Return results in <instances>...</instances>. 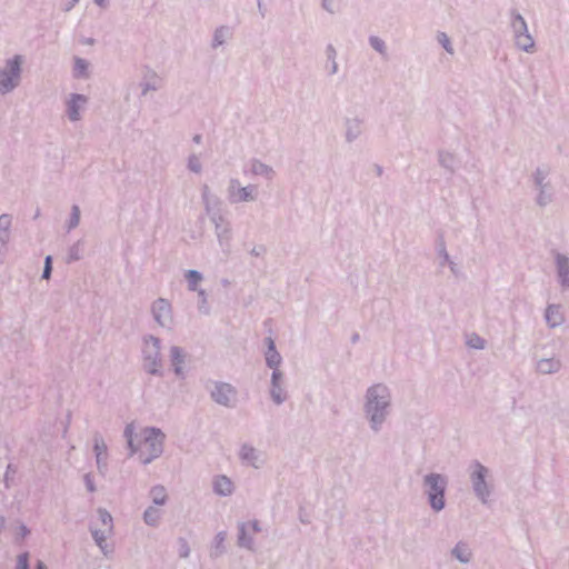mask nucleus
I'll use <instances>...</instances> for the list:
<instances>
[{"label":"nucleus","mask_w":569,"mask_h":569,"mask_svg":"<svg viewBox=\"0 0 569 569\" xmlns=\"http://www.w3.org/2000/svg\"><path fill=\"white\" fill-rule=\"evenodd\" d=\"M282 379L283 373L279 369L273 368L271 373L270 397L276 405H281L287 399V393L281 386Z\"/></svg>","instance_id":"obj_13"},{"label":"nucleus","mask_w":569,"mask_h":569,"mask_svg":"<svg viewBox=\"0 0 569 569\" xmlns=\"http://www.w3.org/2000/svg\"><path fill=\"white\" fill-rule=\"evenodd\" d=\"M228 193L231 203L253 201L257 196V187L253 184L241 187L238 179H231Z\"/></svg>","instance_id":"obj_10"},{"label":"nucleus","mask_w":569,"mask_h":569,"mask_svg":"<svg viewBox=\"0 0 569 569\" xmlns=\"http://www.w3.org/2000/svg\"><path fill=\"white\" fill-rule=\"evenodd\" d=\"M187 167L191 172L194 173H200L202 171V164L200 162V159L194 153L189 156Z\"/></svg>","instance_id":"obj_45"},{"label":"nucleus","mask_w":569,"mask_h":569,"mask_svg":"<svg viewBox=\"0 0 569 569\" xmlns=\"http://www.w3.org/2000/svg\"><path fill=\"white\" fill-rule=\"evenodd\" d=\"M321 7L329 13H335L332 2L330 0H322Z\"/></svg>","instance_id":"obj_55"},{"label":"nucleus","mask_w":569,"mask_h":569,"mask_svg":"<svg viewBox=\"0 0 569 569\" xmlns=\"http://www.w3.org/2000/svg\"><path fill=\"white\" fill-rule=\"evenodd\" d=\"M250 172L254 176H262L268 180H271L274 176V170L258 159H252L250 161Z\"/></svg>","instance_id":"obj_22"},{"label":"nucleus","mask_w":569,"mask_h":569,"mask_svg":"<svg viewBox=\"0 0 569 569\" xmlns=\"http://www.w3.org/2000/svg\"><path fill=\"white\" fill-rule=\"evenodd\" d=\"M36 569H47V566L42 560H38L36 563Z\"/></svg>","instance_id":"obj_64"},{"label":"nucleus","mask_w":569,"mask_h":569,"mask_svg":"<svg viewBox=\"0 0 569 569\" xmlns=\"http://www.w3.org/2000/svg\"><path fill=\"white\" fill-rule=\"evenodd\" d=\"M558 278H559L560 286L563 289H568L569 288V276H559Z\"/></svg>","instance_id":"obj_57"},{"label":"nucleus","mask_w":569,"mask_h":569,"mask_svg":"<svg viewBox=\"0 0 569 569\" xmlns=\"http://www.w3.org/2000/svg\"><path fill=\"white\" fill-rule=\"evenodd\" d=\"M198 293V310L202 315L210 313V306L208 305V296L204 289H198L196 291Z\"/></svg>","instance_id":"obj_41"},{"label":"nucleus","mask_w":569,"mask_h":569,"mask_svg":"<svg viewBox=\"0 0 569 569\" xmlns=\"http://www.w3.org/2000/svg\"><path fill=\"white\" fill-rule=\"evenodd\" d=\"M97 512H98L99 521H100L101 526L103 527V529L107 530L108 532H112V529H113L112 516L103 508H99Z\"/></svg>","instance_id":"obj_39"},{"label":"nucleus","mask_w":569,"mask_h":569,"mask_svg":"<svg viewBox=\"0 0 569 569\" xmlns=\"http://www.w3.org/2000/svg\"><path fill=\"white\" fill-rule=\"evenodd\" d=\"M88 98L81 93H71L67 102V113L70 121H78L80 119V108L86 104Z\"/></svg>","instance_id":"obj_14"},{"label":"nucleus","mask_w":569,"mask_h":569,"mask_svg":"<svg viewBox=\"0 0 569 569\" xmlns=\"http://www.w3.org/2000/svg\"><path fill=\"white\" fill-rule=\"evenodd\" d=\"M373 170H375V172H376V174H377L378 177L382 176L383 169H382V167H381L380 164L375 163V164H373Z\"/></svg>","instance_id":"obj_61"},{"label":"nucleus","mask_w":569,"mask_h":569,"mask_svg":"<svg viewBox=\"0 0 569 569\" xmlns=\"http://www.w3.org/2000/svg\"><path fill=\"white\" fill-rule=\"evenodd\" d=\"M351 343H357L360 340V335L358 332L352 333Z\"/></svg>","instance_id":"obj_63"},{"label":"nucleus","mask_w":569,"mask_h":569,"mask_svg":"<svg viewBox=\"0 0 569 569\" xmlns=\"http://www.w3.org/2000/svg\"><path fill=\"white\" fill-rule=\"evenodd\" d=\"M369 43L377 52L385 56L386 54V43L382 39H380L377 36H370L369 37Z\"/></svg>","instance_id":"obj_46"},{"label":"nucleus","mask_w":569,"mask_h":569,"mask_svg":"<svg viewBox=\"0 0 569 569\" xmlns=\"http://www.w3.org/2000/svg\"><path fill=\"white\" fill-rule=\"evenodd\" d=\"M184 278L188 283V289L190 291H197L199 289L198 284L202 281L203 276L200 271L191 269L184 273Z\"/></svg>","instance_id":"obj_33"},{"label":"nucleus","mask_w":569,"mask_h":569,"mask_svg":"<svg viewBox=\"0 0 569 569\" xmlns=\"http://www.w3.org/2000/svg\"><path fill=\"white\" fill-rule=\"evenodd\" d=\"M143 369L152 376L162 377L161 340L149 335L143 338Z\"/></svg>","instance_id":"obj_5"},{"label":"nucleus","mask_w":569,"mask_h":569,"mask_svg":"<svg viewBox=\"0 0 569 569\" xmlns=\"http://www.w3.org/2000/svg\"><path fill=\"white\" fill-rule=\"evenodd\" d=\"M212 400L223 407L234 408L237 402V390L227 382H214L213 389L210 391Z\"/></svg>","instance_id":"obj_9"},{"label":"nucleus","mask_w":569,"mask_h":569,"mask_svg":"<svg viewBox=\"0 0 569 569\" xmlns=\"http://www.w3.org/2000/svg\"><path fill=\"white\" fill-rule=\"evenodd\" d=\"M149 74L144 77V80L140 83L142 88V96H146L148 91H156L160 88V79L156 72L149 71Z\"/></svg>","instance_id":"obj_25"},{"label":"nucleus","mask_w":569,"mask_h":569,"mask_svg":"<svg viewBox=\"0 0 569 569\" xmlns=\"http://www.w3.org/2000/svg\"><path fill=\"white\" fill-rule=\"evenodd\" d=\"M556 267L557 274L559 276H569V259L562 253L556 254Z\"/></svg>","instance_id":"obj_38"},{"label":"nucleus","mask_w":569,"mask_h":569,"mask_svg":"<svg viewBox=\"0 0 569 569\" xmlns=\"http://www.w3.org/2000/svg\"><path fill=\"white\" fill-rule=\"evenodd\" d=\"M160 517L161 511L153 506L148 507L143 512V521L151 527L158 526Z\"/></svg>","instance_id":"obj_34"},{"label":"nucleus","mask_w":569,"mask_h":569,"mask_svg":"<svg viewBox=\"0 0 569 569\" xmlns=\"http://www.w3.org/2000/svg\"><path fill=\"white\" fill-rule=\"evenodd\" d=\"M230 34V29L228 27L221 26L217 28L213 33L212 48H218L219 46H222Z\"/></svg>","instance_id":"obj_37"},{"label":"nucleus","mask_w":569,"mask_h":569,"mask_svg":"<svg viewBox=\"0 0 569 569\" xmlns=\"http://www.w3.org/2000/svg\"><path fill=\"white\" fill-rule=\"evenodd\" d=\"M153 319L161 326L168 327L172 322L171 305L167 299L158 298L151 307Z\"/></svg>","instance_id":"obj_12"},{"label":"nucleus","mask_w":569,"mask_h":569,"mask_svg":"<svg viewBox=\"0 0 569 569\" xmlns=\"http://www.w3.org/2000/svg\"><path fill=\"white\" fill-rule=\"evenodd\" d=\"M361 133V122L358 119L346 120V140L352 142Z\"/></svg>","instance_id":"obj_27"},{"label":"nucleus","mask_w":569,"mask_h":569,"mask_svg":"<svg viewBox=\"0 0 569 569\" xmlns=\"http://www.w3.org/2000/svg\"><path fill=\"white\" fill-rule=\"evenodd\" d=\"M84 485L89 492L96 491V485H94L93 479L90 473L84 475Z\"/></svg>","instance_id":"obj_54"},{"label":"nucleus","mask_w":569,"mask_h":569,"mask_svg":"<svg viewBox=\"0 0 569 569\" xmlns=\"http://www.w3.org/2000/svg\"><path fill=\"white\" fill-rule=\"evenodd\" d=\"M226 539H227L226 531H220L216 535L213 542H212L211 551H210L211 558H218L226 552V546H224Z\"/></svg>","instance_id":"obj_24"},{"label":"nucleus","mask_w":569,"mask_h":569,"mask_svg":"<svg viewBox=\"0 0 569 569\" xmlns=\"http://www.w3.org/2000/svg\"><path fill=\"white\" fill-rule=\"evenodd\" d=\"M233 485L226 476H218L213 481V491L221 496L227 497L232 493Z\"/></svg>","instance_id":"obj_21"},{"label":"nucleus","mask_w":569,"mask_h":569,"mask_svg":"<svg viewBox=\"0 0 569 569\" xmlns=\"http://www.w3.org/2000/svg\"><path fill=\"white\" fill-rule=\"evenodd\" d=\"M80 243L81 241L79 240L69 248L66 258L67 263H72L81 259Z\"/></svg>","instance_id":"obj_43"},{"label":"nucleus","mask_w":569,"mask_h":569,"mask_svg":"<svg viewBox=\"0 0 569 569\" xmlns=\"http://www.w3.org/2000/svg\"><path fill=\"white\" fill-rule=\"evenodd\" d=\"M93 2L101 8H107L109 0H93Z\"/></svg>","instance_id":"obj_62"},{"label":"nucleus","mask_w":569,"mask_h":569,"mask_svg":"<svg viewBox=\"0 0 569 569\" xmlns=\"http://www.w3.org/2000/svg\"><path fill=\"white\" fill-rule=\"evenodd\" d=\"M469 470L473 493L483 505H486L492 492V489L487 481L489 469L480 461L473 460L469 466Z\"/></svg>","instance_id":"obj_6"},{"label":"nucleus","mask_w":569,"mask_h":569,"mask_svg":"<svg viewBox=\"0 0 569 569\" xmlns=\"http://www.w3.org/2000/svg\"><path fill=\"white\" fill-rule=\"evenodd\" d=\"M240 458L243 461H247L248 463H250L251 466L258 468V466L256 465L258 455H257V450L252 446L243 445L240 449Z\"/></svg>","instance_id":"obj_35"},{"label":"nucleus","mask_w":569,"mask_h":569,"mask_svg":"<svg viewBox=\"0 0 569 569\" xmlns=\"http://www.w3.org/2000/svg\"><path fill=\"white\" fill-rule=\"evenodd\" d=\"M561 362L555 358L540 359L537 362V371L542 375L556 373L560 370Z\"/></svg>","instance_id":"obj_20"},{"label":"nucleus","mask_w":569,"mask_h":569,"mask_svg":"<svg viewBox=\"0 0 569 569\" xmlns=\"http://www.w3.org/2000/svg\"><path fill=\"white\" fill-rule=\"evenodd\" d=\"M73 76L74 78L87 79L89 77V62L86 59L74 57Z\"/></svg>","instance_id":"obj_30"},{"label":"nucleus","mask_w":569,"mask_h":569,"mask_svg":"<svg viewBox=\"0 0 569 569\" xmlns=\"http://www.w3.org/2000/svg\"><path fill=\"white\" fill-rule=\"evenodd\" d=\"M90 532H91V536L94 540V542L97 543V546L100 548V550L102 551V553L104 556H108L109 553H111L113 550L111 548H109V546L107 545V536L110 533L108 532L107 530L104 529H99V528H96L93 526H90Z\"/></svg>","instance_id":"obj_19"},{"label":"nucleus","mask_w":569,"mask_h":569,"mask_svg":"<svg viewBox=\"0 0 569 569\" xmlns=\"http://www.w3.org/2000/svg\"><path fill=\"white\" fill-rule=\"evenodd\" d=\"M140 437L136 455H138L140 462L147 466L162 455L166 435L160 428L146 427L142 429Z\"/></svg>","instance_id":"obj_2"},{"label":"nucleus","mask_w":569,"mask_h":569,"mask_svg":"<svg viewBox=\"0 0 569 569\" xmlns=\"http://www.w3.org/2000/svg\"><path fill=\"white\" fill-rule=\"evenodd\" d=\"M549 173L548 167H538L532 173L533 184L539 189L536 201L540 207H546L552 201L551 184L547 180Z\"/></svg>","instance_id":"obj_8"},{"label":"nucleus","mask_w":569,"mask_h":569,"mask_svg":"<svg viewBox=\"0 0 569 569\" xmlns=\"http://www.w3.org/2000/svg\"><path fill=\"white\" fill-rule=\"evenodd\" d=\"M79 2V0H69L66 4H64V8L63 10L66 12L70 11L77 3Z\"/></svg>","instance_id":"obj_58"},{"label":"nucleus","mask_w":569,"mask_h":569,"mask_svg":"<svg viewBox=\"0 0 569 569\" xmlns=\"http://www.w3.org/2000/svg\"><path fill=\"white\" fill-rule=\"evenodd\" d=\"M391 405V396L388 387L377 383L368 388L366 392L365 412L370 427L376 432L380 430Z\"/></svg>","instance_id":"obj_1"},{"label":"nucleus","mask_w":569,"mask_h":569,"mask_svg":"<svg viewBox=\"0 0 569 569\" xmlns=\"http://www.w3.org/2000/svg\"><path fill=\"white\" fill-rule=\"evenodd\" d=\"M136 427L133 422L126 426L123 437L126 438L127 446L129 449V456L132 457L138 452V443H136L137 435L134 433Z\"/></svg>","instance_id":"obj_23"},{"label":"nucleus","mask_w":569,"mask_h":569,"mask_svg":"<svg viewBox=\"0 0 569 569\" xmlns=\"http://www.w3.org/2000/svg\"><path fill=\"white\" fill-rule=\"evenodd\" d=\"M258 520L238 523L237 543L240 548L253 550V535L260 532Z\"/></svg>","instance_id":"obj_11"},{"label":"nucleus","mask_w":569,"mask_h":569,"mask_svg":"<svg viewBox=\"0 0 569 569\" xmlns=\"http://www.w3.org/2000/svg\"><path fill=\"white\" fill-rule=\"evenodd\" d=\"M96 40L93 38H87V37H82L80 39V43L84 44V46H92L94 44Z\"/></svg>","instance_id":"obj_59"},{"label":"nucleus","mask_w":569,"mask_h":569,"mask_svg":"<svg viewBox=\"0 0 569 569\" xmlns=\"http://www.w3.org/2000/svg\"><path fill=\"white\" fill-rule=\"evenodd\" d=\"M220 204V201H214L217 208L208 206L207 213L210 221L214 224L216 236L222 252L228 254L231 249L232 229L230 221L224 218Z\"/></svg>","instance_id":"obj_4"},{"label":"nucleus","mask_w":569,"mask_h":569,"mask_svg":"<svg viewBox=\"0 0 569 569\" xmlns=\"http://www.w3.org/2000/svg\"><path fill=\"white\" fill-rule=\"evenodd\" d=\"M202 200H203V203H204L207 212H208V204H209L210 208H217L214 206V201H219V199H217V198H210L209 197V188H208V186H203V189H202Z\"/></svg>","instance_id":"obj_50"},{"label":"nucleus","mask_w":569,"mask_h":569,"mask_svg":"<svg viewBox=\"0 0 569 569\" xmlns=\"http://www.w3.org/2000/svg\"><path fill=\"white\" fill-rule=\"evenodd\" d=\"M16 569H30V553L28 551L18 556Z\"/></svg>","instance_id":"obj_47"},{"label":"nucleus","mask_w":569,"mask_h":569,"mask_svg":"<svg viewBox=\"0 0 569 569\" xmlns=\"http://www.w3.org/2000/svg\"><path fill=\"white\" fill-rule=\"evenodd\" d=\"M93 451L96 455L98 470L103 472V470L107 469V445L99 435L94 436Z\"/></svg>","instance_id":"obj_17"},{"label":"nucleus","mask_w":569,"mask_h":569,"mask_svg":"<svg viewBox=\"0 0 569 569\" xmlns=\"http://www.w3.org/2000/svg\"><path fill=\"white\" fill-rule=\"evenodd\" d=\"M448 479L446 476L437 472H430L423 477L425 495L428 503L435 512H439L446 507V490Z\"/></svg>","instance_id":"obj_3"},{"label":"nucleus","mask_w":569,"mask_h":569,"mask_svg":"<svg viewBox=\"0 0 569 569\" xmlns=\"http://www.w3.org/2000/svg\"><path fill=\"white\" fill-rule=\"evenodd\" d=\"M438 161L443 169L448 170L450 173L455 172L456 159L452 153L442 150L439 151Z\"/></svg>","instance_id":"obj_31"},{"label":"nucleus","mask_w":569,"mask_h":569,"mask_svg":"<svg viewBox=\"0 0 569 569\" xmlns=\"http://www.w3.org/2000/svg\"><path fill=\"white\" fill-rule=\"evenodd\" d=\"M436 250L438 256L441 258L440 266L443 267L447 264L448 261H450V256L446 248V241L443 239L442 234H439L436 241Z\"/></svg>","instance_id":"obj_36"},{"label":"nucleus","mask_w":569,"mask_h":569,"mask_svg":"<svg viewBox=\"0 0 569 569\" xmlns=\"http://www.w3.org/2000/svg\"><path fill=\"white\" fill-rule=\"evenodd\" d=\"M152 501L156 506H163L167 501L166 490L162 486H154L151 489Z\"/></svg>","instance_id":"obj_40"},{"label":"nucleus","mask_w":569,"mask_h":569,"mask_svg":"<svg viewBox=\"0 0 569 569\" xmlns=\"http://www.w3.org/2000/svg\"><path fill=\"white\" fill-rule=\"evenodd\" d=\"M178 545H179V550H178L179 556L181 558H188L189 555H190V547H189V543H188L187 539L180 537L178 539Z\"/></svg>","instance_id":"obj_49"},{"label":"nucleus","mask_w":569,"mask_h":569,"mask_svg":"<svg viewBox=\"0 0 569 569\" xmlns=\"http://www.w3.org/2000/svg\"><path fill=\"white\" fill-rule=\"evenodd\" d=\"M16 472L17 468L13 465L9 463L4 473V483L7 488L10 486V481L13 479Z\"/></svg>","instance_id":"obj_52"},{"label":"nucleus","mask_w":569,"mask_h":569,"mask_svg":"<svg viewBox=\"0 0 569 569\" xmlns=\"http://www.w3.org/2000/svg\"><path fill=\"white\" fill-rule=\"evenodd\" d=\"M437 40L439 42V44L449 53V54H453L455 50H453V47L451 44V41L449 39V37L447 36L446 32H438L437 34Z\"/></svg>","instance_id":"obj_44"},{"label":"nucleus","mask_w":569,"mask_h":569,"mask_svg":"<svg viewBox=\"0 0 569 569\" xmlns=\"http://www.w3.org/2000/svg\"><path fill=\"white\" fill-rule=\"evenodd\" d=\"M22 57L19 54L8 59L4 68L0 69V93L6 94L19 86Z\"/></svg>","instance_id":"obj_7"},{"label":"nucleus","mask_w":569,"mask_h":569,"mask_svg":"<svg viewBox=\"0 0 569 569\" xmlns=\"http://www.w3.org/2000/svg\"><path fill=\"white\" fill-rule=\"evenodd\" d=\"M326 56H327V69L329 74H336L338 72V63L336 61L337 50L332 44H328L326 47Z\"/></svg>","instance_id":"obj_32"},{"label":"nucleus","mask_w":569,"mask_h":569,"mask_svg":"<svg viewBox=\"0 0 569 569\" xmlns=\"http://www.w3.org/2000/svg\"><path fill=\"white\" fill-rule=\"evenodd\" d=\"M511 28L513 34L528 32V26L525 18L515 9L511 10Z\"/></svg>","instance_id":"obj_28"},{"label":"nucleus","mask_w":569,"mask_h":569,"mask_svg":"<svg viewBox=\"0 0 569 569\" xmlns=\"http://www.w3.org/2000/svg\"><path fill=\"white\" fill-rule=\"evenodd\" d=\"M51 273H52V257L47 256L44 258V266H43L41 278L48 280V279H50Z\"/></svg>","instance_id":"obj_51"},{"label":"nucleus","mask_w":569,"mask_h":569,"mask_svg":"<svg viewBox=\"0 0 569 569\" xmlns=\"http://www.w3.org/2000/svg\"><path fill=\"white\" fill-rule=\"evenodd\" d=\"M516 39V46L526 51L531 52L535 48V40L530 36L529 31L525 33H519L515 36Z\"/></svg>","instance_id":"obj_29"},{"label":"nucleus","mask_w":569,"mask_h":569,"mask_svg":"<svg viewBox=\"0 0 569 569\" xmlns=\"http://www.w3.org/2000/svg\"><path fill=\"white\" fill-rule=\"evenodd\" d=\"M447 264H449V268L451 272L457 276L458 274V267L457 263H455L452 260L448 261Z\"/></svg>","instance_id":"obj_60"},{"label":"nucleus","mask_w":569,"mask_h":569,"mask_svg":"<svg viewBox=\"0 0 569 569\" xmlns=\"http://www.w3.org/2000/svg\"><path fill=\"white\" fill-rule=\"evenodd\" d=\"M80 208L78 204H73L71 207V212H70V217H69V220L67 222V228H68V231L74 229L76 227H78L79 222H80Z\"/></svg>","instance_id":"obj_42"},{"label":"nucleus","mask_w":569,"mask_h":569,"mask_svg":"<svg viewBox=\"0 0 569 569\" xmlns=\"http://www.w3.org/2000/svg\"><path fill=\"white\" fill-rule=\"evenodd\" d=\"M267 252V248L263 244L256 246L251 249L250 254L253 257H262Z\"/></svg>","instance_id":"obj_53"},{"label":"nucleus","mask_w":569,"mask_h":569,"mask_svg":"<svg viewBox=\"0 0 569 569\" xmlns=\"http://www.w3.org/2000/svg\"><path fill=\"white\" fill-rule=\"evenodd\" d=\"M186 360V352L181 347L172 346L170 349V361L171 366L173 368L174 375L180 378L184 379V372L182 369V365Z\"/></svg>","instance_id":"obj_16"},{"label":"nucleus","mask_w":569,"mask_h":569,"mask_svg":"<svg viewBox=\"0 0 569 569\" xmlns=\"http://www.w3.org/2000/svg\"><path fill=\"white\" fill-rule=\"evenodd\" d=\"M30 533V530L28 529V527L26 525H21L19 527V532H18V537L20 538H26L28 535Z\"/></svg>","instance_id":"obj_56"},{"label":"nucleus","mask_w":569,"mask_h":569,"mask_svg":"<svg viewBox=\"0 0 569 569\" xmlns=\"http://www.w3.org/2000/svg\"><path fill=\"white\" fill-rule=\"evenodd\" d=\"M264 345L267 347V350L264 352L267 367L272 370L273 368L279 369V366L282 362V357L277 350L274 340L271 337H267L264 338Z\"/></svg>","instance_id":"obj_15"},{"label":"nucleus","mask_w":569,"mask_h":569,"mask_svg":"<svg viewBox=\"0 0 569 569\" xmlns=\"http://www.w3.org/2000/svg\"><path fill=\"white\" fill-rule=\"evenodd\" d=\"M545 319L550 328L560 326L565 320L563 315L560 312V306L548 305L545 311Z\"/></svg>","instance_id":"obj_18"},{"label":"nucleus","mask_w":569,"mask_h":569,"mask_svg":"<svg viewBox=\"0 0 569 569\" xmlns=\"http://www.w3.org/2000/svg\"><path fill=\"white\" fill-rule=\"evenodd\" d=\"M452 557L462 563H468L471 560V551L466 542L459 541L451 550Z\"/></svg>","instance_id":"obj_26"},{"label":"nucleus","mask_w":569,"mask_h":569,"mask_svg":"<svg viewBox=\"0 0 569 569\" xmlns=\"http://www.w3.org/2000/svg\"><path fill=\"white\" fill-rule=\"evenodd\" d=\"M485 343H486V342H485V340H483L480 336H478V335H476V333H473V335L468 339V341H467V345H468L470 348H473V349H477V350H482V349L485 348Z\"/></svg>","instance_id":"obj_48"}]
</instances>
